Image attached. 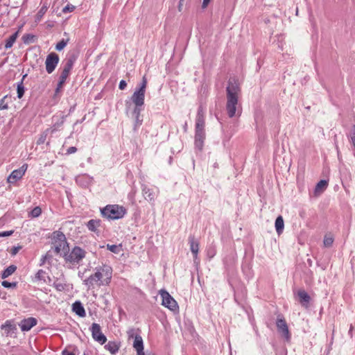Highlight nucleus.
I'll return each instance as SVG.
<instances>
[{
    "instance_id": "nucleus-1",
    "label": "nucleus",
    "mask_w": 355,
    "mask_h": 355,
    "mask_svg": "<svg viewBox=\"0 0 355 355\" xmlns=\"http://www.w3.org/2000/svg\"><path fill=\"white\" fill-rule=\"evenodd\" d=\"M240 94L241 88L239 81L235 78H230L226 88V110L230 118L241 114V108L239 103Z\"/></svg>"
},
{
    "instance_id": "nucleus-2",
    "label": "nucleus",
    "mask_w": 355,
    "mask_h": 355,
    "mask_svg": "<svg viewBox=\"0 0 355 355\" xmlns=\"http://www.w3.org/2000/svg\"><path fill=\"white\" fill-rule=\"evenodd\" d=\"M112 269L107 265H103L95 268V272L84 280V284L88 288H93L94 285H107L112 278Z\"/></svg>"
},
{
    "instance_id": "nucleus-3",
    "label": "nucleus",
    "mask_w": 355,
    "mask_h": 355,
    "mask_svg": "<svg viewBox=\"0 0 355 355\" xmlns=\"http://www.w3.org/2000/svg\"><path fill=\"white\" fill-rule=\"evenodd\" d=\"M52 249L56 254L62 257L67 256L69 248L67 243L66 238L62 232H55L53 236V241L52 243Z\"/></svg>"
},
{
    "instance_id": "nucleus-4",
    "label": "nucleus",
    "mask_w": 355,
    "mask_h": 355,
    "mask_svg": "<svg viewBox=\"0 0 355 355\" xmlns=\"http://www.w3.org/2000/svg\"><path fill=\"white\" fill-rule=\"evenodd\" d=\"M101 214L108 219L116 220L123 217L125 209L122 206L110 205L101 209Z\"/></svg>"
},
{
    "instance_id": "nucleus-5",
    "label": "nucleus",
    "mask_w": 355,
    "mask_h": 355,
    "mask_svg": "<svg viewBox=\"0 0 355 355\" xmlns=\"http://www.w3.org/2000/svg\"><path fill=\"white\" fill-rule=\"evenodd\" d=\"M160 295L162 297V305L171 311H176L178 309V306L176 301L169 295L167 291L161 290Z\"/></svg>"
},
{
    "instance_id": "nucleus-6",
    "label": "nucleus",
    "mask_w": 355,
    "mask_h": 355,
    "mask_svg": "<svg viewBox=\"0 0 355 355\" xmlns=\"http://www.w3.org/2000/svg\"><path fill=\"white\" fill-rule=\"evenodd\" d=\"M85 251L80 248L76 247L73 249L71 253L67 254L65 259L71 263H78L83 258L85 257Z\"/></svg>"
},
{
    "instance_id": "nucleus-7",
    "label": "nucleus",
    "mask_w": 355,
    "mask_h": 355,
    "mask_svg": "<svg viewBox=\"0 0 355 355\" xmlns=\"http://www.w3.org/2000/svg\"><path fill=\"white\" fill-rule=\"evenodd\" d=\"M59 62V57L55 53H51L46 57L45 64L46 69L49 73H51L55 69Z\"/></svg>"
},
{
    "instance_id": "nucleus-8",
    "label": "nucleus",
    "mask_w": 355,
    "mask_h": 355,
    "mask_svg": "<svg viewBox=\"0 0 355 355\" xmlns=\"http://www.w3.org/2000/svg\"><path fill=\"white\" fill-rule=\"evenodd\" d=\"M91 331L92 337L96 341L100 343L101 344H103L106 342L107 338L101 332V327L98 324L93 323L92 325Z\"/></svg>"
},
{
    "instance_id": "nucleus-9",
    "label": "nucleus",
    "mask_w": 355,
    "mask_h": 355,
    "mask_svg": "<svg viewBox=\"0 0 355 355\" xmlns=\"http://www.w3.org/2000/svg\"><path fill=\"white\" fill-rule=\"evenodd\" d=\"M27 168L28 165L25 164L22 165L19 169L13 171L9 175L8 182L9 183H15L17 180L21 179L27 170Z\"/></svg>"
},
{
    "instance_id": "nucleus-10",
    "label": "nucleus",
    "mask_w": 355,
    "mask_h": 355,
    "mask_svg": "<svg viewBox=\"0 0 355 355\" xmlns=\"http://www.w3.org/2000/svg\"><path fill=\"white\" fill-rule=\"evenodd\" d=\"M145 92L136 89L133 93L131 100L135 105V108H140L144 104Z\"/></svg>"
},
{
    "instance_id": "nucleus-11",
    "label": "nucleus",
    "mask_w": 355,
    "mask_h": 355,
    "mask_svg": "<svg viewBox=\"0 0 355 355\" xmlns=\"http://www.w3.org/2000/svg\"><path fill=\"white\" fill-rule=\"evenodd\" d=\"M277 327L282 336H284L286 340H289L290 333L286 321L282 318H277Z\"/></svg>"
},
{
    "instance_id": "nucleus-12",
    "label": "nucleus",
    "mask_w": 355,
    "mask_h": 355,
    "mask_svg": "<svg viewBox=\"0 0 355 355\" xmlns=\"http://www.w3.org/2000/svg\"><path fill=\"white\" fill-rule=\"evenodd\" d=\"M73 62H74V58H70L67 59V60L64 66V68L62 69V71L60 74V78H59L60 80H61V84L62 83H65L67 77L69 75V72H70L71 69H72Z\"/></svg>"
},
{
    "instance_id": "nucleus-13",
    "label": "nucleus",
    "mask_w": 355,
    "mask_h": 355,
    "mask_svg": "<svg viewBox=\"0 0 355 355\" xmlns=\"http://www.w3.org/2000/svg\"><path fill=\"white\" fill-rule=\"evenodd\" d=\"M37 320L34 318H28L27 319H24L21 322L20 327L22 331H29L33 327L36 325Z\"/></svg>"
},
{
    "instance_id": "nucleus-14",
    "label": "nucleus",
    "mask_w": 355,
    "mask_h": 355,
    "mask_svg": "<svg viewBox=\"0 0 355 355\" xmlns=\"http://www.w3.org/2000/svg\"><path fill=\"white\" fill-rule=\"evenodd\" d=\"M133 347L137 351V355H145L144 352L143 340L141 336H135Z\"/></svg>"
},
{
    "instance_id": "nucleus-15",
    "label": "nucleus",
    "mask_w": 355,
    "mask_h": 355,
    "mask_svg": "<svg viewBox=\"0 0 355 355\" xmlns=\"http://www.w3.org/2000/svg\"><path fill=\"white\" fill-rule=\"evenodd\" d=\"M328 186V182L324 180H320L315 186L314 189V196L318 197L320 196L327 189Z\"/></svg>"
},
{
    "instance_id": "nucleus-16",
    "label": "nucleus",
    "mask_w": 355,
    "mask_h": 355,
    "mask_svg": "<svg viewBox=\"0 0 355 355\" xmlns=\"http://www.w3.org/2000/svg\"><path fill=\"white\" fill-rule=\"evenodd\" d=\"M205 138V133L204 130H196V145L200 149L202 148Z\"/></svg>"
},
{
    "instance_id": "nucleus-17",
    "label": "nucleus",
    "mask_w": 355,
    "mask_h": 355,
    "mask_svg": "<svg viewBox=\"0 0 355 355\" xmlns=\"http://www.w3.org/2000/svg\"><path fill=\"white\" fill-rule=\"evenodd\" d=\"M189 242L190 244V250L194 257L196 258L199 250V242L195 239L194 236H189Z\"/></svg>"
},
{
    "instance_id": "nucleus-18",
    "label": "nucleus",
    "mask_w": 355,
    "mask_h": 355,
    "mask_svg": "<svg viewBox=\"0 0 355 355\" xmlns=\"http://www.w3.org/2000/svg\"><path fill=\"white\" fill-rule=\"evenodd\" d=\"M205 119L202 114V110H199L196 119V130H204Z\"/></svg>"
},
{
    "instance_id": "nucleus-19",
    "label": "nucleus",
    "mask_w": 355,
    "mask_h": 355,
    "mask_svg": "<svg viewBox=\"0 0 355 355\" xmlns=\"http://www.w3.org/2000/svg\"><path fill=\"white\" fill-rule=\"evenodd\" d=\"M275 229L277 234L279 235L283 232L284 227V219L282 216H279L275 220Z\"/></svg>"
},
{
    "instance_id": "nucleus-20",
    "label": "nucleus",
    "mask_w": 355,
    "mask_h": 355,
    "mask_svg": "<svg viewBox=\"0 0 355 355\" xmlns=\"http://www.w3.org/2000/svg\"><path fill=\"white\" fill-rule=\"evenodd\" d=\"M73 311L80 317H84L85 315V309L79 302H76L73 304Z\"/></svg>"
},
{
    "instance_id": "nucleus-21",
    "label": "nucleus",
    "mask_w": 355,
    "mask_h": 355,
    "mask_svg": "<svg viewBox=\"0 0 355 355\" xmlns=\"http://www.w3.org/2000/svg\"><path fill=\"white\" fill-rule=\"evenodd\" d=\"M1 328L5 330L6 336H9L11 332L16 330L15 326L12 325L10 321H6L5 324L1 325Z\"/></svg>"
},
{
    "instance_id": "nucleus-22",
    "label": "nucleus",
    "mask_w": 355,
    "mask_h": 355,
    "mask_svg": "<svg viewBox=\"0 0 355 355\" xmlns=\"http://www.w3.org/2000/svg\"><path fill=\"white\" fill-rule=\"evenodd\" d=\"M26 76H27V74H25L23 76L21 81L17 84V97L19 98H21L24 96L25 89H24V86L23 84V80H24V78Z\"/></svg>"
},
{
    "instance_id": "nucleus-23",
    "label": "nucleus",
    "mask_w": 355,
    "mask_h": 355,
    "mask_svg": "<svg viewBox=\"0 0 355 355\" xmlns=\"http://www.w3.org/2000/svg\"><path fill=\"white\" fill-rule=\"evenodd\" d=\"M17 269V267L15 265H10L8 266L2 273L1 278L6 279L12 274H13Z\"/></svg>"
},
{
    "instance_id": "nucleus-24",
    "label": "nucleus",
    "mask_w": 355,
    "mask_h": 355,
    "mask_svg": "<svg viewBox=\"0 0 355 355\" xmlns=\"http://www.w3.org/2000/svg\"><path fill=\"white\" fill-rule=\"evenodd\" d=\"M105 347L107 350H109L111 352V354H116L118 352L119 349V345L116 343H114V342H109L105 346Z\"/></svg>"
},
{
    "instance_id": "nucleus-25",
    "label": "nucleus",
    "mask_w": 355,
    "mask_h": 355,
    "mask_svg": "<svg viewBox=\"0 0 355 355\" xmlns=\"http://www.w3.org/2000/svg\"><path fill=\"white\" fill-rule=\"evenodd\" d=\"M17 35H18V33L16 32L9 37V38L6 40V42L5 44L6 49H9V48L12 47V46L13 45L14 42H15V40L17 37Z\"/></svg>"
},
{
    "instance_id": "nucleus-26",
    "label": "nucleus",
    "mask_w": 355,
    "mask_h": 355,
    "mask_svg": "<svg viewBox=\"0 0 355 355\" xmlns=\"http://www.w3.org/2000/svg\"><path fill=\"white\" fill-rule=\"evenodd\" d=\"M100 225L99 220H90L87 223V227L89 230L95 232L96 230L97 227Z\"/></svg>"
},
{
    "instance_id": "nucleus-27",
    "label": "nucleus",
    "mask_w": 355,
    "mask_h": 355,
    "mask_svg": "<svg viewBox=\"0 0 355 355\" xmlns=\"http://www.w3.org/2000/svg\"><path fill=\"white\" fill-rule=\"evenodd\" d=\"M298 296L300 299V302L308 303L310 300V296L308 293L304 291H300L298 292Z\"/></svg>"
},
{
    "instance_id": "nucleus-28",
    "label": "nucleus",
    "mask_w": 355,
    "mask_h": 355,
    "mask_svg": "<svg viewBox=\"0 0 355 355\" xmlns=\"http://www.w3.org/2000/svg\"><path fill=\"white\" fill-rule=\"evenodd\" d=\"M143 193L146 200L149 201H152L154 200V195L149 189L144 187L143 189Z\"/></svg>"
},
{
    "instance_id": "nucleus-29",
    "label": "nucleus",
    "mask_w": 355,
    "mask_h": 355,
    "mask_svg": "<svg viewBox=\"0 0 355 355\" xmlns=\"http://www.w3.org/2000/svg\"><path fill=\"white\" fill-rule=\"evenodd\" d=\"M55 130V128H53V129H46L43 133L42 135L40 136V137L39 138L38 141H37V144H43L44 143L45 140H46V136L48 135V132L49 131L52 132H53Z\"/></svg>"
},
{
    "instance_id": "nucleus-30",
    "label": "nucleus",
    "mask_w": 355,
    "mask_h": 355,
    "mask_svg": "<svg viewBox=\"0 0 355 355\" xmlns=\"http://www.w3.org/2000/svg\"><path fill=\"white\" fill-rule=\"evenodd\" d=\"M334 243V238L331 235H326L324 236L323 243L325 247H331Z\"/></svg>"
},
{
    "instance_id": "nucleus-31",
    "label": "nucleus",
    "mask_w": 355,
    "mask_h": 355,
    "mask_svg": "<svg viewBox=\"0 0 355 355\" xmlns=\"http://www.w3.org/2000/svg\"><path fill=\"white\" fill-rule=\"evenodd\" d=\"M140 112L141 108H135L133 110V114L135 118V121L137 124L140 125L141 123L142 119H140Z\"/></svg>"
},
{
    "instance_id": "nucleus-32",
    "label": "nucleus",
    "mask_w": 355,
    "mask_h": 355,
    "mask_svg": "<svg viewBox=\"0 0 355 355\" xmlns=\"http://www.w3.org/2000/svg\"><path fill=\"white\" fill-rule=\"evenodd\" d=\"M107 248L114 252V253H116V254H118L120 250H121V247L119 245H107Z\"/></svg>"
},
{
    "instance_id": "nucleus-33",
    "label": "nucleus",
    "mask_w": 355,
    "mask_h": 355,
    "mask_svg": "<svg viewBox=\"0 0 355 355\" xmlns=\"http://www.w3.org/2000/svg\"><path fill=\"white\" fill-rule=\"evenodd\" d=\"M42 213V209L40 207H35L31 212V216L33 218L38 217Z\"/></svg>"
},
{
    "instance_id": "nucleus-34",
    "label": "nucleus",
    "mask_w": 355,
    "mask_h": 355,
    "mask_svg": "<svg viewBox=\"0 0 355 355\" xmlns=\"http://www.w3.org/2000/svg\"><path fill=\"white\" fill-rule=\"evenodd\" d=\"M22 39H23L24 43L29 44V43H32L34 42L35 36L33 35H25L23 36Z\"/></svg>"
},
{
    "instance_id": "nucleus-35",
    "label": "nucleus",
    "mask_w": 355,
    "mask_h": 355,
    "mask_svg": "<svg viewBox=\"0 0 355 355\" xmlns=\"http://www.w3.org/2000/svg\"><path fill=\"white\" fill-rule=\"evenodd\" d=\"M66 45L67 42L62 40L56 44L55 49L57 51H61L66 46Z\"/></svg>"
},
{
    "instance_id": "nucleus-36",
    "label": "nucleus",
    "mask_w": 355,
    "mask_h": 355,
    "mask_svg": "<svg viewBox=\"0 0 355 355\" xmlns=\"http://www.w3.org/2000/svg\"><path fill=\"white\" fill-rule=\"evenodd\" d=\"M2 286L5 288H15L17 286L16 282H8L7 281H3L1 283Z\"/></svg>"
},
{
    "instance_id": "nucleus-37",
    "label": "nucleus",
    "mask_w": 355,
    "mask_h": 355,
    "mask_svg": "<svg viewBox=\"0 0 355 355\" xmlns=\"http://www.w3.org/2000/svg\"><path fill=\"white\" fill-rule=\"evenodd\" d=\"M146 85H147V80H146V77L144 76L143 79H142V83L138 89L140 91H142L144 92H146Z\"/></svg>"
},
{
    "instance_id": "nucleus-38",
    "label": "nucleus",
    "mask_w": 355,
    "mask_h": 355,
    "mask_svg": "<svg viewBox=\"0 0 355 355\" xmlns=\"http://www.w3.org/2000/svg\"><path fill=\"white\" fill-rule=\"evenodd\" d=\"M46 272L42 270H38L37 272L35 277L39 280H44Z\"/></svg>"
},
{
    "instance_id": "nucleus-39",
    "label": "nucleus",
    "mask_w": 355,
    "mask_h": 355,
    "mask_svg": "<svg viewBox=\"0 0 355 355\" xmlns=\"http://www.w3.org/2000/svg\"><path fill=\"white\" fill-rule=\"evenodd\" d=\"M74 8H75V6L67 5L62 9V12L64 13H66L67 12H71L74 10Z\"/></svg>"
},
{
    "instance_id": "nucleus-40",
    "label": "nucleus",
    "mask_w": 355,
    "mask_h": 355,
    "mask_svg": "<svg viewBox=\"0 0 355 355\" xmlns=\"http://www.w3.org/2000/svg\"><path fill=\"white\" fill-rule=\"evenodd\" d=\"M4 98H2L0 101V110H6L8 109V105L7 104L4 103Z\"/></svg>"
},
{
    "instance_id": "nucleus-41",
    "label": "nucleus",
    "mask_w": 355,
    "mask_h": 355,
    "mask_svg": "<svg viewBox=\"0 0 355 355\" xmlns=\"http://www.w3.org/2000/svg\"><path fill=\"white\" fill-rule=\"evenodd\" d=\"M64 83H62L61 84V80L59 79V82L58 83V86H57V88L55 89V94H58L59 93V92L60 91V89H62V87H63Z\"/></svg>"
},
{
    "instance_id": "nucleus-42",
    "label": "nucleus",
    "mask_w": 355,
    "mask_h": 355,
    "mask_svg": "<svg viewBox=\"0 0 355 355\" xmlns=\"http://www.w3.org/2000/svg\"><path fill=\"white\" fill-rule=\"evenodd\" d=\"M127 86V83L125 80H122L120 81L119 83V87L120 89L123 90Z\"/></svg>"
},
{
    "instance_id": "nucleus-43",
    "label": "nucleus",
    "mask_w": 355,
    "mask_h": 355,
    "mask_svg": "<svg viewBox=\"0 0 355 355\" xmlns=\"http://www.w3.org/2000/svg\"><path fill=\"white\" fill-rule=\"evenodd\" d=\"M12 233H13V231H6V232H0V237L10 236Z\"/></svg>"
},
{
    "instance_id": "nucleus-44",
    "label": "nucleus",
    "mask_w": 355,
    "mask_h": 355,
    "mask_svg": "<svg viewBox=\"0 0 355 355\" xmlns=\"http://www.w3.org/2000/svg\"><path fill=\"white\" fill-rule=\"evenodd\" d=\"M77 151V148L76 147H70L68 148L67 150V153L68 154H72V153H74Z\"/></svg>"
},
{
    "instance_id": "nucleus-45",
    "label": "nucleus",
    "mask_w": 355,
    "mask_h": 355,
    "mask_svg": "<svg viewBox=\"0 0 355 355\" xmlns=\"http://www.w3.org/2000/svg\"><path fill=\"white\" fill-rule=\"evenodd\" d=\"M20 249H21L20 246H19V247H14L12 248V254L13 255L16 254Z\"/></svg>"
},
{
    "instance_id": "nucleus-46",
    "label": "nucleus",
    "mask_w": 355,
    "mask_h": 355,
    "mask_svg": "<svg viewBox=\"0 0 355 355\" xmlns=\"http://www.w3.org/2000/svg\"><path fill=\"white\" fill-rule=\"evenodd\" d=\"M211 0H203L202 7V8H207Z\"/></svg>"
},
{
    "instance_id": "nucleus-47",
    "label": "nucleus",
    "mask_w": 355,
    "mask_h": 355,
    "mask_svg": "<svg viewBox=\"0 0 355 355\" xmlns=\"http://www.w3.org/2000/svg\"><path fill=\"white\" fill-rule=\"evenodd\" d=\"M184 0H180L178 5V10L181 12L182 10L183 3Z\"/></svg>"
},
{
    "instance_id": "nucleus-48",
    "label": "nucleus",
    "mask_w": 355,
    "mask_h": 355,
    "mask_svg": "<svg viewBox=\"0 0 355 355\" xmlns=\"http://www.w3.org/2000/svg\"><path fill=\"white\" fill-rule=\"evenodd\" d=\"M46 9L45 8H44V7L42 8L38 12V15H40V17H42V15L46 12Z\"/></svg>"
},
{
    "instance_id": "nucleus-49",
    "label": "nucleus",
    "mask_w": 355,
    "mask_h": 355,
    "mask_svg": "<svg viewBox=\"0 0 355 355\" xmlns=\"http://www.w3.org/2000/svg\"><path fill=\"white\" fill-rule=\"evenodd\" d=\"M62 355H74V353L73 352H69V351L65 349V350H64L62 352Z\"/></svg>"
},
{
    "instance_id": "nucleus-50",
    "label": "nucleus",
    "mask_w": 355,
    "mask_h": 355,
    "mask_svg": "<svg viewBox=\"0 0 355 355\" xmlns=\"http://www.w3.org/2000/svg\"><path fill=\"white\" fill-rule=\"evenodd\" d=\"M84 355H85V354H84Z\"/></svg>"
}]
</instances>
